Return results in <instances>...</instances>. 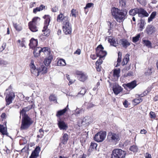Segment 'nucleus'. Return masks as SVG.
<instances>
[{
	"instance_id": "1",
	"label": "nucleus",
	"mask_w": 158,
	"mask_h": 158,
	"mask_svg": "<svg viewBox=\"0 0 158 158\" xmlns=\"http://www.w3.org/2000/svg\"><path fill=\"white\" fill-rule=\"evenodd\" d=\"M111 13L116 20L118 22L120 23L125 19L127 11L126 9L120 10L118 8L114 7L111 10Z\"/></svg>"
},
{
	"instance_id": "2",
	"label": "nucleus",
	"mask_w": 158,
	"mask_h": 158,
	"mask_svg": "<svg viewBox=\"0 0 158 158\" xmlns=\"http://www.w3.org/2000/svg\"><path fill=\"white\" fill-rule=\"evenodd\" d=\"M43 18L46 19L44 21V26L42 31L43 32V34L41 35L40 37L41 39H42L43 36H45L46 37H48L49 35V30L48 28V26L49 23V17L48 15H45Z\"/></svg>"
},
{
	"instance_id": "3",
	"label": "nucleus",
	"mask_w": 158,
	"mask_h": 158,
	"mask_svg": "<svg viewBox=\"0 0 158 158\" xmlns=\"http://www.w3.org/2000/svg\"><path fill=\"white\" fill-rule=\"evenodd\" d=\"M129 13L130 15L134 16L136 14H138L139 16H143L148 17L149 15V14L147 12L141 8H137L134 9L130 10L129 12Z\"/></svg>"
},
{
	"instance_id": "4",
	"label": "nucleus",
	"mask_w": 158,
	"mask_h": 158,
	"mask_svg": "<svg viewBox=\"0 0 158 158\" xmlns=\"http://www.w3.org/2000/svg\"><path fill=\"white\" fill-rule=\"evenodd\" d=\"M120 136L119 133L110 131L108 134L107 140L109 142L114 143L120 140Z\"/></svg>"
},
{
	"instance_id": "5",
	"label": "nucleus",
	"mask_w": 158,
	"mask_h": 158,
	"mask_svg": "<svg viewBox=\"0 0 158 158\" xmlns=\"http://www.w3.org/2000/svg\"><path fill=\"white\" fill-rule=\"evenodd\" d=\"M22 124L20 127L21 130H25L27 129L32 123L33 121L31 119L27 116H22Z\"/></svg>"
},
{
	"instance_id": "6",
	"label": "nucleus",
	"mask_w": 158,
	"mask_h": 158,
	"mask_svg": "<svg viewBox=\"0 0 158 158\" xmlns=\"http://www.w3.org/2000/svg\"><path fill=\"white\" fill-rule=\"evenodd\" d=\"M126 152L120 149L114 150L112 152L111 158H125Z\"/></svg>"
},
{
	"instance_id": "7",
	"label": "nucleus",
	"mask_w": 158,
	"mask_h": 158,
	"mask_svg": "<svg viewBox=\"0 0 158 158\" xmlns=\"http://www.w3.org/2000/svg\"><path fill=\"white\" fill-rule=\"evenodd\" d=\"M40 18L36 17L34 18L32 21H30L28 23L29 27L32 31L33 32L38 31V28L36 26V24L38 22L40 21Z\"/></svg>"
},
{
	"instance_id": "8",
	"label": "nucleus",
	"mask_w": 158,
	"mask_h": 158,
	"mask_svg": "<svg viewBox=\"0 0 158 158\" xmlns=\"http://www.w3.org/2000/svg\"><path fill=\"white\" fill-rule=\"evenodd\" d=\"M104 48L102 45H99L97 48L96 50L97 56L100 58H103L107 55V52L104 51Z\"/></svg>"
},
{
	"instance_id": "9",
	"label": "nucleus",
	"mask_w": 158,
	"mask_h": 158,
	"mask_svg": "<svg viewBox=\"0 0 158 158\" xmlns=\"http://www.w3.org/2000/svg\"><path fill=\"white\" fill-rule=\"evenodd\" d=\"M63 30L64 33L66 35L70 34L72 32V28L69 20L63 23Z\"/></svg>"
},
{
	"instance_id": "10",
	"label": "nucleus",
	"mask_w": 158,
	"mask_h": 158,
	"mask_svg": "<svg viewBox=\"0 0 158 158\" xmlns=\"http://www.w3.org/2000/svg\"><path fill=\"white\" fill-rule=\"evenodd\" d=\"M106 136V132H100L96 134L94 137V140L97 142H101L104 140Z\"/></svg>"
},
{
	"instance_id": "11",
	"label": "nucleus",
	"mask_w": 158,
	"mask_h": 158,
	"mask_svg": "<svg viewBox=\"0 0 158 158\" xmlns=\"http://www.w3.org/2000/svg\"><path fill=\"white\" fill-rule=\"evenodd\" d=\"M15 97L14 93L12 92H10L9 94H7L6 95L5 98L6 102V105H9L12 102V100Z\"/></svg>"
},
{
	"instance_id": "12",
	"label": "nucleus",
	"mask_w": 158,
	"mask_h": 158,
	"mask_svg": "<svg viewBox=\"0 0 158 158\" xmlns=\"http://www.w3.org/2000/svg\"><path fill=\"white\" fill-rule=\"evenodd\" d=\"M30 67L31 73L35 76H38L39 75V69H36L34 64V62L33 61H31L30 64Z\"/></svg>"
},
{
	"instance_id": "13",
	"label": "nucleus",
	"mask_w": 158,
	"mask_h": 158,
	"mask_svg": "<svg viewBox=\"0 0 158 158\" xmlns=\"http://www.w3.org/2000/svg\"><path fill=\"white\" fill-rule=\"evenodd\" d=\"M76 74L77 75L78 80L84 82L87 78L86 75L81 72L77 71L76 72Z\"/></svg>"
},
{
	"instance_id": "14",
	"label": "nucleus",
	"mask_w": 158,
	"mask_h": 158,
	"mask_svg": "<svg viewBox=\"0 0 158 158\" xmlns=\"http://www.w3.org/2000/svg\"><path fill=\"white\" fill-rule=\"evenodd\" d=\"M58 125L59 128L61 130H66L68 128L67 124L64 121L61 120L60 119L58 120Z\"/></svg>"
},
{
	"instance_id": "15",
	"label": "nucleus",
	"mask_w": 158,
	"mask_h": 158,
	"mask_svg": "<svg viewBox=\"0 0 158 158\" xmlns=\"http://www.w3.org/2000/svg\"><path fill=\"white\" fill-rule=\"evenodd\" d=\"M123 90V88L118 84L115 83L113 88V90L116 95H118Z\"/></svg>"
},
{
	"instance_id": "16",
	"label": "nucleus",
	"mask_w": 158,
	"mask_h": 158,
	"mask_svg": "<svg viewBox=\"0 0 158 158\" xmlns=\"http://www.w3.org/2000/svg\"><path fill=\"white\" fill-rule=\"evenodd\" d=\"M35 106V104H33L31 105H29L24 108L20 112V115H22V116L26 115H25L26 112L28 111L32 108H34Z\"/></svg>"
},
{
	"instance_id": "17",
	"label": "nucleus",
	"mask_w": 158,
	"mask_h": 158,
	"mask_svg": "<svg viewBox=\"0 0 158 158\" xmlns=\"http://www.w3.org/2000/svg\"><path fill=\"white\" fill-rule=\"evenodd\" d=\"M119 43L120 45H122L123 47L125 48H127L130 45V42L127 40L125 39L120 40L119 41Z\"/></svg>"
},
{
	"instance_id": "18",
	"label": "nucleus",
	"mask_w": 158,
	"mask_h": 158,
	"mask_svg": "<svg viewBox=\"0 0 158 158\" xmlns=\"http://www.w3.org/2000/svg\"><path fill=\"white\" fill-rule=\"evenodd\" d=\"M40 149V147H36L35 150L32 152L29 158H36L39 156Z\"/></svg>"
},
{
	"instance_id": "19",
	"label": "nucleus",
	"mask_w": 158,
	"mask_h": 158,
	"mask_svg": "<svg viewBox=\"0 0 158 158\" xmlns=\"http://www.w3.org/2000/svg\"><path fill=\"white\" fill-rule=\"evenodd\" d=\"M68 18L67 16H64L63 15L62 13H60L59 15L57 18V21L60 22L62 21L63 23L68 20Z\"/></svg>"
},
{
	"instance_id": "20",
	"label": "nucleus",
	"mask_w": 158,
	"mask_h": 158,
	"mask_svg": "<svg viewBox=\"0 0 158 158\" xmlns=\"http://www.w3.org/2000/svg\"><path fill=\"white\" fill-rule=\"evenodd\" d=\"M42 49L40 47L34 48L33 49H34L33 54L35 57H38L40 56V53L42 52Z\"/></svg>"
},
{
	"instance_id": "21",
	"label": "nucleus",
	"mask_w": 158,
	"mask_h": 158,
	"mask_svg": "<svg viewBox=\"0 0 158 158\" xmlns=\"http://www.w3.org/2000/svg\"><path fill=\"white\" fill-rule=\"evenodd\" d=\"M146 30L148 35H151L155 31V28L153 26L149 25L146 28Z\"/></svg>"
},
{
	"instance_id": "22",
	"label": "nucleus",
	"mask_w": 158,
	"mask_h": 158,
	"mask_svg": "<svg viewBox=\"0 0 158 158\" xmlns=\"http://www.w3.org/2000/svg\"><path fill=\"white\" fill-rule=\"evenodd\" d=\"M38 41L37 40L32 38L30 40V43L29 44V45L30 48L33 49L34 48L36 47Z\"/></svg>"
},
{
	"instance_id": "23",
	"label": "nucleus",
	"mask_w": 158,
	"mask_h": 158,
	"mask_svg": "<svg viewBox=\"0 0 158 158\" xmlns=\"http://www.w3.org/2000/svg\"><path fill=\"white\" fill-rule=\"evenodd\" d=\"M68 105H67L66 108L64 109L58 111L56 114V116L57 117H60V116L64 114L68 110Z\"/></svg>"
},
{
	"instance_id": "24",
	"label": "nucleus",
	"mask_w": 158,
	"mask_h": 158,
	"mask_svg": "<svg viewBox=\"0 0 158 158\" xmlns=\"http://www.w3.org/2000/svg\"><path fill=\"white\" fill-rule=\"evenodd\" d=\"M137 85L136 81H133L130 83H127L126 85V86L130 89L134 88Z\"/></svg>"
},
{
	"instance_id": "25",
	"label": "nucleus",
	"mask_w": 158,
	"mask_h": 158,
	"mask_svg": "<svg viewBox=\"0 0 158 158\" xmlns=\"http://www.w3.org/2000/svg\"><path fill=\"white\" fill-rule=\"evenodd\" d=\"M39 74L40 73L41 74H44L47 73V69L46 67L42 65L39 68Z\"/></svg>"
},
{
	"instance_id": "26",
	"label": "nucleus",
	"mask_w": 158,
	"mask_h": 158,
	"mask_svg": "<svg viewBox=\"0 0 158 158\" xmlns=\"http://www.w3.org/2000/svg\"><path fill=\"white\" fill-rule=\"evenodd\" d=\"M129 56L130 55L129 54H127L126 55L122 63V65H124L127 64L129 60Z\"/></svg>"
},
{
	"instance_id": "27",
	"label": "nucleus",
	"mask_w": 158,
	"mask_h": 158,
	"mask_svg": "<svg viewBox=\"0 0 158 158\" xmlns=\"http://www.w3.org/2000/svg\"><path fill=\"white\" fill-rule=\"evenodd\" d=\"M45 6L43 5H41L39 7H37L33 9V12L34 13H36L38 11H40L43 10L44 9H45Z\"/></svg>"
},
{
	"instance_id": "28",
	"label": "nucleus",
	"mask_w": 158,
	"mask_h": 158,
	"mask_svg": "<svg viewBox=\"0 0 158 158\" xmlns=\"http://www.w3.org/2000/svg\"><path fill=\"white\" fill-rule=\"evenodd\" d=\"M126 0H119V7L122 9H124L126 7Z\"/></svg>"
},
{
	"instance_id": "29",
	"label": "nucleus",
	"mask_w": 158,
	"mask_h": 158,
	"mask_svg": "<svg viewBox=\"0 0 158 158\" xmlns=\"http://www.w3.org/2000/svg\"><path fill=\"white\" fill-rule=\"evenodd\" d=\"M156 11L153 12L152 14H151L150 16L148 17V23H150L151 21H152V20L154 19L156 16Z\"/></svg>"
},
{
	"instance_id": "30",
	"label": "nucleus",
	"mask_w": 158,
	"mask_h": 158,
	"mask_svg": "<svg viewBox=\"0 0 158 158\" xmlns=\"http://www.w3.org/2000/svg\"><path fill=\"white\" fill-rule=\"evenodd\" d=\"M42 52H44L45 55L49 56V48L48 47H44L42 48Z\"/></svg>"
},
{
	"instance_id": "31",
	"label": "nucleus",
	"mask_w": 158,
	"mask_h": 158,
	"mask_svg": "<svg viewBox=\"0 0 158 158\" xmlns=\"http://www.w3.org/2000/svg\"><path fill=\"white\" fill-rule=\"evenodd\" d=\"M108 41L110 43L111 45L114 47H116L117 46L118 44H117L114 38H109L108 40Z\"/></svg>"
},
{
	"instance_id": "32",
	"label": "nucleus",
	"mask_w": 158,
	"mask_h": 158,
	"mask_svg": "<svg viewBox=\"0 0 158 158\" xmlns=\"http://www.w3.org/2000/svg\"><path fill=\"white\" fill-rule=\"evenodd\" d=\"M81 125V126H86L89 124V123L87 119L86 118H84L80 120Z\"/></svg>"
},
{
	"instance_id": "33",
	"label": "nucleus",
	"mask_w": 158,
	"mask_h": 158,
	"mask_svg": "<svg viewBox=\"0 0 158 158\" xmlns=\"http://www.w3.org/2000/svg\"><path fill=\"white\" fill-rule=\"evenodd\" d=\"M57 65L59 66H64L66 65L65 61L63 59H60L57 62Z\"/></svg>"
},
{
	"instance_id": "34",
	"label": "nucleus",
	"mask_w": 158,
	"mask_h": 158,
	"mask_svg": "<svg viewBox=\"0 0 158 158\" xmlns=\"http://www.w3.org/2000/svg\"><path fill=\"white\" fill-rule=\"evenodd\" d=\"M120 70L118 69H115L114 71L113 76L115 78H118L119 77Z\"/></svg>"
},
{
	"instance_id": "35",
	"label": "nucleus",
	"mask_w": 158,
	"mask_h": 158,
	"mask_svg": "<svg viewBox=\"0 0 158 158\" xmlns=\"http://www.w3.org/2000/svg\"><path fill=\"white\" fill-rule=\"evenodd\" d=\"M0 132L3 135H5L6 133V128L4 126L0 124Z\"/></svg>"
},
{
	"instance_id": "36",
	"label": "nucleus",
	"mask_w": 158,
	"mask_h": 158,
	"mask_svg": "<svg viewBox=\"0 0 158 158\" xmlns=\"http://www.w3.org/2000/svg\"><path fill=\"white\" fill-rule=\"evenodd\" d=\"M143 44L148 48H152V44L149 41L146 40H143Z\"/></svg>"
},
{
	"instance_id": "37",
	"label": "nucleus",
	"mask_w": 158,
	"mask_h": 158,
	"mask_svg": "<svg viewBox=\"0 0 158 158\" xmlns=\"http://www.w3.org/2000/svg\"><path fill=\"white\" fill-rule=\"evenodd\" d=\"M138 147L135 145H133L131 146L129 148V150L133 152H136L138 150Z\"/></svg>"
},
{
	"instance_id": "38",
	"label": "nucleus",
	"mask_w": 158,
	"mask_h": 158,
	"mask_svg": "<svg viewBox=\"0 0 158 158\" xmlns=\"http://www.w3.org/2000/svg\"><path fill=\"white\" fill-rule=\"evenodd\" d=\"M86 92V89L84 88H81V90L80 92L78 93L77 96H78L79 95L81 94L83 96L84 95Z\"/></svg>"
},
{
	"instance_id": "39",
	"label": "nucleus",
	"mask_w": 158,
	"mask_h": 158,
	"mask_svg": "<svg viewBox=\"0 0 158 158\" xmlns=\"http://www.w3.org/2000/svg\"><path fill=\"white\" fill-rule=\"evenodd\" d=\"M153 68L152 67L148 68L145 71V74L146 75H151L152 72Z\"/></svg>"
},
{
	"instance_id": "40",
	"label": "nucleus",
	"mask_w": 158,
	"mask_h": 158,
	"mask_svg": "<svg viewBox=\"0 0 158 158\" xmlns=\"http://www.w3.org/2000/svg\"><path fill=\"white\" fill-rule=\"evenodd\" d=\"M44 131L42 129H40L39 130L37 137L38 138H42L44 135Z\"/></svg>"
},
{
	"instance_id": "41",
	"label": "nucleus",
	"mask_w": 158,
	"mask_h": 158,
	"mask_svg": "<svg viewBox=\"0 0 158 158\" xmlns=\"http://www.w3.org/2000/svg\"><path fill=\"white\" fill-rule=\"evenodd\" d=\"M68 139V135L66 133L64 134L63 136L62 141L67 143Z\"/></svg>"
},
{
	"instance_id": "42",
	"label": "nucleus",
	"mask_w": 158,
	"mask_h": 158,
	"mask_svg": "<svg viewBox=\"0 0 158 158\" xmlns=\"http://www.w3.org/2000/svg\"><path fill=\"white\" fill-rule=\"evenodd\" d=\"M142 99L141 98H136L133 100V101L134 102V105H136L139 104L140 102L142 101Z\"/></svg>"
},
{
	"instance_id": "43",
	"label": "nucleus",
	"mask_w": 158,
	"mask_h": 158,
	"mask_svg": "<svg viewBox=\"0 0 158 158\" xmlns=\"http://www.w3.org/2000/svg\"><path fill=\"white\" fill-rule=\"evenodd\" d=\"M44 64L46 66L49 65V57L48 56L47 58H46L44 61Z\"/></svg>"
},
{
	"instance_id": "44",
	"label": "nucleus",
	"mask_w": 158,
	"mask_h": 158,
	"mask_svg": "<svg viewBox=\"0 0 158 158\" xmlns=\"http://www.w3.org/2000/svg\"><path fill=\"white\" fill-rule=\"evenodd\" d=\"M83 111L82 109H77L75 111V114L77 116H78L79 115L82 113Z\"/></svg>"
},
{
	"instance_id": "45",
	"label": "nucleus",
	"mask_w": 158,
	"mask_h": 158,
	"mask_svg": "<svg viewBox=\"0 0 158 158\" xmlns=\"http://www.w3.org/2000/svg\"><path fill=\"white\" fill-rule=\"evenodd\" d=\"M148 93V90L144 91L142 94H136V97L138 98V97H142L143 96L147 95V94Z\"/></svg>"
},
{
	"instance_id": "46",
	"label": "nucleus",
	"mask_w": 158,
	"mask_h": 158,
	"mask_svg": "<svg viewBox=\"0 0 158 158\" xmlns=\"http://www.w3.org/2000/svg\"><path fill=\"white\" fill-rule=\"evenodd\" d=\"M140 37V35L138 34L135 37H133L132 39V41L133 42L135 43L139 40V39Z\"/></svg>"
},
{
	"instance_id": "47",
	"label": "nucleus",
	"mask_w": 158,
	"mask_h": 158,
	"mask_svg": "<svg viewBox=\"0 0 158 158\" xmlns=\"http://www.w3.org/2000/svg\"><path fill=\"white\" fill-rule=\"evenodd\" d=\"M54 101L55 102H57L56 98L54 95L50 96V101Z\"/></svg>"
},
{
	"instance_id": "48",
	"label": "nucleus",
	"mask_w": 158,
	"mask_h": 158,
	"mask_svg": "<svg viewBox=\"0 0 158 158\" xmlns=\"http://www.w3.org/2000/svg\"><path fill=\"white\" fill-rule=\"evenodd\" d=\"M97 144L96 143H91L90 145V148L91 149L94 150H96Z\"/></svg>"
},
{
	"instance_id": "49",
	"label": "nucleus",
	"mask_w": 158,
	"mask_h": 158,
	"mask_svg": "<svg viewBox=\"0 0 158 158\" xmlns=\"http://www.w3.org/2000/svg\"><path fill=\"white\" fill-rule=\"evenodd\" d=\"M88 135V133L86 131H85L82 133L81 137H82L83 138H84L85 140L87 138Z\"/></svg>"
},
{
	"instance_id": "50",
	"label": "nucleus",
	"mask_w": 158,
	"mask_h": 158,
	"mask_svg": "<svg viewBox=\"0 0 158 158\" xmlns=\"http://www.w3.org/2000/svg\"><path fill=\"white\" fill-rule=\"evenodd\" d=\"M8 62L4 60L0 59V65H5L8 64Z\"/></svg>"
},
{
	"instance_id": "51",
	"label": "nucleus",
	"mask_w": 158,
	"mask_h": 158,
	"mask_svg": "<svg viewBox=\"0 0 158 158\" xmlns=\"http://www.w3.org/2000/svg\"><path fill=\"white\" fill-rule=\"evenodd\" d=\"M138 2H139L143 6H145L146 5L147 2L146 0H137Z\"/></svg>"
},
{
	"instance_id": "52",
	"label": "nucleus",
	"mask_w": 158,
	"mask_h": 158,
	"mask_svg": "<svg viewBox=\"0 0 158 158\" xmlns=\"http://www.w3.org/2000/svg\"><path fill=\"white\" fill-rule=\"evenodd\" d=\"M94 4L93 3H89L86 4V6L84 7L85 9H86L88 8H89L93 6Z\"/></svg>"
},
{
	"instance_id": "53",
	"label": "nucleus",
	"mask_w": 158,
	"mask_h": 158,
	"mask_svg": "<svg viewBox=\"0 0 158 158\" xmlns=\"http://www.w3.org/2000/svg\"><path fill=\"white\" fill-rule=\"evenodd\" d=\"M150 118H155L156 117V115L154 112L152 111H151L149 113Z\"/></svg>"
},
{
	"instance_id": "54",
	"label": "nucleus",
	"mask_w": 158,
	"mask_h": 158,
	"mask_svg": "<svg viewBox=\"0 0 158 158\" xmlns=\"http://www.w3.org/2000/svg\"><path fill=\"white\" fill-rule=\"evenodd\" d=\"M66 143L62 141L61 143H60L59 147L62 149H64V148L65 147V143Z\"/></svg>"
},
{
	"instance_id": "55",
	"label": "nucleus",
	"mask_w": 158,
	"mask_h": 158,
	"mask_svg": "<svg viewBox=\"0 0 158 158\" xmlns=\"http://www.w3.org/2000/svg\"><path fill=\"white\" fill-rule=\"evenodd\" d=\"M102 58H100L96 62V65H100L101 64L102 62Z\"/></svg>"
},
{
	"instance_id": "56",
	"label": "nucleus",
	"mask_w": 158,
	"mask_h": 158,
	"mask_svg": "<svg viewBox=\"0 0 158 158\" xmlns=\"http://www.w3.org/2000/svg\"><path fill=\"white\" fill-rule=\"evenodd\" d=\"M13 25L14 27L16 29V30L18 31H20L21 30V28L20 27H18V26L16 23H14Z\"/></svg>"
},
{
	"instance_id": "57",
	"label": "nucleus",
	"mask_w": 158,
	"mask_h": 158,
	"mask_svg": "<svg viewBox=\"0 0 158 158\" xmlns=\"http://www.w3.org/2000/svg\"><path fill=\"white\" fill-rule=\"evenodd\" d=\"M6 46V43H3L2 46V47L0 48V51H2L5 48Z\"/></svg>"
},
{
	"instance_id": "58",
	"label": "nucleus",
	"mask_w": 158,
	"mask_h": 158,
	"mask_svg": "<svg viewBox=\"0 0 158 158\" xmlns=\"http://www.w3.org/2000/svg\"><path fill=\"white\" fill-rule=\"evenodd\" d=\"M144 26V22L141 21L139 24V27L141 29H143Z\"/></svg>"
},
{
	"instance_id": "59",
	"label": "nucleus",
	"mask_w": 158,
	"mask_h": 158,
	"mask_svg": "<svg viewBox=\"0 0 158 158\" xmlns=\"http://www.w3.org/2000/svg\"><path fill=\"white\" fill-rule=\"evenodd\" d=\"M58 10V8L57 6H55L52 9V10L53 12H56Z\"/></svg>"
},
{
	"instance_id": "60",
	"label": "nucleus",
	"mask_w": 158,
	"mask_h": 158,
	"mask_svg": "<svg viewBox=\"0 0 158 158\" xmlns=\"http://www.w3.org/2000/svg\"><path fill=\"white\" fill-rule=\"evenodd\" d=\"M128 101L126 100L124 101V102L123 103V104L124 106L126 108L128 107Z\"/></svg>"
},
{
	"instance_id": "61",
	"label": "nucleus",
	"mask_w": 158,
	"mask_h": 158,
	"mask_svg": "<svg viewBox=\"0 0 158 158\" xmlns=\"http://www.w3.org/2000/svg\"><path fill=\"white\" fill-rule=\"evenodd\" d=\"M145 156L146 158H151V155L150 154H149L148 153H146L145 154Z\"/></svg>"
},
{
	"instance_id": "62",
	"label": "nucleus",
	"mask_w": 158,
	"mask_h": 158,
	"mask_svg": "<svg viewBox=\"0 0 158 158\" xmlns=\"http://www.w3.org/2000/svg\"><path fill=\"white\" fill-rule=\"evenodd\" d=\"M75 10L74 9H73L71 10V14L72 15V16H74V17H76V15L75 13Z\"/></svg>"
},
{
	"instance_id": "63",
	"label": "nucleus",
	"mask_w": 158,
	"mask_h": 158,
	"mask_svg": "<svg viewBox=\"0 0 158 158\" xmlns=\"http://www.w3.org/2000/svg\"><path fill=\"white\" fill-rule=\"evenodd\" d=\"M97 56V55L96 56L94 54H91L90 55V58H92L93 60H95L96 59Z\"/></svg>"
},
{
	"instance_id": "64",
	"label": "nucleus",
	"mask_w": 158,
	"mask_h": 158,
	"mask_svg": "<svg viewBox=\"0 0 158 158\" xmlns=\"http://www.w3.org/2000/svg\"><path fill=\"white\" fill-rule=\"evenodd\" d=\"M69 81V85H70L74 83L75 81V80H73V79H70V80Z\"/></svg>"
}]
</instances>
